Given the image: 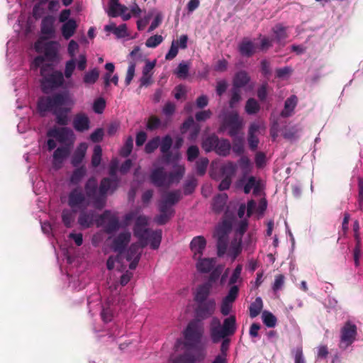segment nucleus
<instances>
[{
	"instance_id": "9b49d317",
	"label": "nucleus",
	"mask_w": 363,
	"mask_h": 363,
	"mask_svg": "<svg viewBox=\"0 0 363 363\" xmlns=\"http://www.w3.org/2000/svg\"><path fill=\"white\" fill-rule=\"evenodd\" d=\"M84 189L85 195L93 200L94 206L98 209L104 208L106 203V194L102 195L99 191V195H97V181L94 177H91L86 181Z\"/></svg>"
},
{
	"instance_id": "a211bd4d",
	"label": "nucleus",
	"mask_w": 363,
	"mask_h": 363,
	"mask_svg": "<svg viewBox=\"0 0 363 363\" xmlns=\"http://www.w3.org/2000/svg\"><path fill=\"white\" fill-rule=\"evenodd\" d=\"M182 191L174 190L165 194L159 203V206L164 207L169 210H174L173 206L182 199Z\"/></svg>"
},
{
	"instance_id": "5fc2aeb1",
	"label": "nucleus",
	"mask_w": 363,
	"mask_h": 363,
	"mask_svg": "<svg viewBox=\"0 0 363 363\" xmlns=\"http://www.w3.org/2000/svg\"><path fill=\"white\" fill-rule=\"evenodd\" d=\"M259 111V105L257 103V101L253 99L250 98L249 99L245 105V111L250 114H255Z\"/></svg>"
},
{
	"instance_id": "473e14b6",
	"label": "nucleus",
	"mask_w": 363,
	"mask_h": 363,
	"mask_svg": "<svg viewBox=\"0 0 363 363\" xmlns=\"http://www.w3.org/2000/svg\"><path fill=\"white\" fill-rule=\"evenodd\" d=\"M128 8L118 3V0H110L108 4V10L107 13L110 17H117L120 12H126Z\"/></svg>"
},
{
	"instance_id": "f03ea898",
	"label": "nucleus",
	"mask_w": 363,
	"mask_h": 363,
	"mask_svg": "<svg viewBox=\"0 0 363 363\" xmlns=\"http://www.w3.org/2000/svg\"><path fill=\"white\" fill-rule=\"evenodd\" d=\"M204 333L203 323L199 319L191 320L183 331L184 347L186 349L182 359L191 363L202 362L206 357L201 340Z\"/></svg>"
},
{
	"instance_id": "49530a36",
	"label": "nucleus",
	"mask_w": 363,
	"mask_h": 363,
	"mask_svg": "<svg viewBox=\"0 0 363 363\" xmlns=\"http://www.w3.org/2000/svg\"><path fill=\"white\" fill-rule=\"evenodd\" d=\"M242 173V177L247 176L252 170V165L249 160V158L246 156H242L238 162V164Z\"/></svg>"
},
{
	"instance_id": "ea45409f",
	"label": "nucleus",
	"mask_w": 363,
	"mask_h": 363,
	"mask_svg": "<svg viewBox=\"0 0 363 363\" xmlns=\"http://www.w3.org/2000/svg\"><path fill=\"white\" fill-rule=\"evenodd\" d=\"M237 164L229 161L221 167V174L224 177L232 179L237 171Z\"/></svg>"
},
{
	"instance_id": "393cba45",
	"label": "nucleus",
	"mask_w": 363,
	"mask_h": 363,
	"mask_svg": "<svg viewBox=\"0 0 363 363\" xmlns=\"http://www.w3.org/2000/svg\"><path fill=\"white\" fill-rule=\"evenodd\" d=\"M130 240V233L129 232H123L118 235L113 241V249L115 252H119V255H122L125 247Z\"/></svg>"
},
{
	"instance_id": "423d86ee",
	"label": "nucleus",
	"mask_w": 363,
	"mask_h": 363,
	"mask_svg": "<svg viewBox=\"0 0 363 363\" xmlns=\"http://www.w3.org/2000/svg\"><path fill=\"white\" fill-rule=\"evenodd\" d=\"M184 172V165H175L174 170L169 173L165 172L162 167H156L151 171L150 180L156 187H169L174 182H179Z\"/></svg>"
},
{
	"instance_id": "338daca9",
	"label": "nucleus",
	"mask_w": 363,
	"mask_h": 363,
	"mask_svg": "<svg viewBox=\"0 0 363 363\" xmlns=\"http://www.w3.org/2000/svg\"><path fill=\"white\" fill-rule=\"evenodd\" d=\"M163 154V161L165 164H173L174 167L175 165H177L176 162L179 159V154L177 153L175 155H173L171 152H167V153H162Z\"/></svg>"
},
{
	"instance_id": "f3484780",
	"label": "nucleus",
	"mask_w": 363,
	"mask_h": 363,
	"mask_svg": "<svg viewBox=\"0 0 363 363\" xmlns=\"http://www.w3.org/2000/svg\"><path fill=\"white\" fill-rule=\"evenodd\" d=\"M73 128L79 133H84L91 128V121L84 112H79L74 115L72 120Z\"/></svg>"
},
{
	"instance_id": "72a5a7b5",
	"label": "nucleus",
	"mask_w": 363,
	"mask_h": 363,
	"mask_svg": "<svg viewBox=\"0 0 363 363\" xmlns=\"http://www.w3.org/2000/svg\"><path fill=\"white\" fill-rule=\"evenodd\" d=\"M160 214L155 218V222L158 225H164L174 214V210H169L159 206Z\"/></svg>"
},
{
	"instance_id": "09e8293b",
	"label": "nucleus",
	"mask_w": 363,
	"mask_h": 363,
	"mask_svg": "<svg viewBox=\"0 0 363 363\" xmlns=\"http://www.w3.org/2000/svg\"><path fill=\"white\" fill-rule=\"evenodd\" d=\"M197 186V179L194 176H189L184 184V194H191Z\"/></svg>"
},
{
	"instance_id": "052dcab7",
	"label": "nucleus",
	"mask_w": 363,
	"mask_h": 363,
	"mask_svg": "<svg viewBox=\"0 0 363 363\" xmlns=\"http://www.w3.org/2000/svg\"><path fill=\"white\" fill-rule=\"evenodd\" d=\"M239 293L238 286H230L227 295L223 297V300L228 302L233 303L236 300Z\"/></svg>"
},
{
	"instance_id": "774afa93",
	"label": "nucleus",
	"mask_w": 363,
	"mask_h": 363,
	"mask_svg": "<svg viewBox=\"0 0 363 363\" xmlns=\"http://www.w3.org/2000/svg\"><path fill=\"white\" fill-rule=\"evenodd\" d=\"M294 358V363H306L301 347H297L291 350Z\"/></svg>"
},
{
	"instance_id": "f257e3e1",
	"label": "nucleus",
	"mask_w": 363,
	"mask_h": 363,
	"mask_svg": "<svg viewBox=\"0 0 363 363\" xmlns=\"http://www.w3.org/2000/svg\"><path fill=\"white\" fill-rule=\"evenodd\" d=\"M149 218L145 216L137 217L133 228L134 235L138 239V243L132 244L121 256L130 262L129 268L135 269L140 259L142 249L150 244V247L157 250L161 243L162 230H152L147 228Z\"/></svg>"
},
{
	"instance_id": "37998d69",
	"label": "nucleus",
	"mask_w": 363,
	"mask_h": 363,
	"mask_svg": "<svg viewBox=\"0 0 363 363\" xmlns=\"http://www.w3.org/2000/svg\"><path fill=\"white\" fill-rule=\"evenodd\" d=\"M99 77V72L97 68H94L84 73L83 77V82L86 85L94 84Z\"/></svg>"
},
{
	"instance_id": "4c0bfd02",
	"label": "nucleus",
	"mask_w": 363,
	"mask_h": 363,
	"mask_svg": "<svg viewBox=\"0 0 363 363\" xmlns=\"http://www.w3.org/2000/svg\"><path fill=\"white\" fill-rule=\"evenodd\" d=\"M228 200V196L226 194H220L214 197L213 201V210L216 213H220L224 210L226 202Z\"/></svg>"
},
{
	"instance_id": "20e7f679",
	"label": "nucleus",
	"mask_w": 363,
	"mask_h": 363,
	"mask_svg": "<svg viewBox=\"0 0 363 363\" xmlns=\"http://www.w3.org/2000/svg\"><path fill=\"white\" fill-rule=\"evenodd\" d=\"M30 68L33 70L40 68V86L43 93L48 94L62 86L65 82L62 72L55 70L52 65L45 63L43 56L35 57L30 64Z\"/></svg>"
},
{
	"instance_id": "680f3d73",
	"label": "nucleus",
	"mask_w": 363,
	"mask_h": 363,
	"mask_svg": "<svg viewBox=\"0 0 363 363\" xmlns=\"http://www.w3.org/2000/svg\"><path fill=\"white\" fill-rule=\"evenodd\" d=\"M133 147V139L132 136H129L127 140H125V143L123 145V147L121 148V155L123 157H128L132 152Z\"/></svg>"
},
{
	"instance_id": "412c9836",
	"label": "nucleus",
	"mask_w": 363,
	"mask_h": 363,
	"mask_svg": "<svg viewBox=\"0 0 363 363\" xmlns=\"http://www.w3.org/2000/svg\"><path fill=\"white\" fill-rule=\"evenodd\" d=\"M98 217L94 210H83L79 216L78 223L82 228H88L94 223L96 224Z\"/></svg>"
},
{
	"instance_id": "de8ad7c7",
	"label": "nucleus",
	"mask_w": 363,
	"mask_h": 363,
	"mask_svg": "<svg viewBox=\"0 0 363 363\" xmlns=\"http://www.w3.org/2000/svg\"><path fill=\"white\" fill-rule=\"evenodd\" d=\"M242 270V264H238L236 267L234 269L230 279L228 281V285L232 286H236V283H242V279L241 277V273Z\"/></svg>"
},
{
	"instance_id": "b1692460",
	"label": "nucleus",
	"mask_w": 363,
	"mask_h": 363,
	"mask_svg": "<svg viewBox=\"0 0 363 363\" xmlns=\"http://www.w3.org/2000/svg\"><path fill=\"white\" fill-rule=\"evenodd\" d=\"M55 18L50 15L46 16L42 19L40 32L48 38H52L55 35Z\"/></svg>"
},
{
	"instance_id": "c9c22d12",
	"label": "nucleus",
	"mask_w": 363,
	"mask_h": 363,
	"mask_svg": "<svg viewBox=\"0 0 363 363\" xmlns=\"http://www.w3.org/2000/svg\"><path fill=\"white\" fill-rule=\"evenodd\" d=\"M218 139L219 138L215 134L206 137L201 143L202 148L206 152H214L216 145H218Z\"/></svg>"
},
{
	"instance_id": "4be33fe9",
	"label": "nucleus",
	"mask_w": 363,
	"mask_h": 363,
	"mask_svg": "<svg viewBox=\"0 0 363 363\" xmlns=\"http://www.w3.org/2000/svg\"><path fill=\"white\" fill-rule=\"evenodd\" d=\"M116 300L114 298L109 297L103 305L101 315L104 322L108 323L113 320L116 310Z\"/></svg>"
},
{
	"instance_id": "3c124183",
	"label": "nucleus",
	"mask_w": 363,
	"mask_h": 363,
	"mask_svg": "<svg viewBox=\"0 0 363 363\" xmlns=\"http://www.w3.org/2000/svg\"><path fill=\"white\" fill-rule=\"evenodd\" d=\"M86 174V169L84 167H80L79 168H77L74 170L72 172L71 177H70V182L73 184H79L83 177Z\"/></svg>"
},
{
	"instance_id": "a18cd8bd",
	"label": "nucleus",
	"mask_w": 363,
	"mask_h": 363,
	"mask_svg": "<svg viewBox=\"0 0 363 363\" xmlns=\"http://www.w3.org/2000/svg\"><path fill=\"white\" fill-rule=\"evenodd\" d=\"M76 211H74L72 209H64L62 212V220L64 223V225L67 228H71L73 225V223L75 220V216L74 213Z\"/></svg>"
},
{
	"instance_id": "e433bc0d",
	"label": "nucleus",
	"mask_w": 363,
	"mask_h": 363,
	"mask_svg": "<svg viewBox=\"0 0 363 363\" xmlns=\"http://www.w3.org/2000/svg\"><path fill=\"white\" fill-rule=\"evenodd\" d=\"M70 110L71 108L61 106L59 109L52 113L55 116V121L58 125H67L69 121L67 113L70 111Z\"/></svg>"
},
{
	"instance_id": "e2e57ef3",
	"label": "nucleus",
	"mask_w": 363,
	"mask_h": 363,
	"mask_svg": "<svg viewBox=\"0 0 363 363\" xmlns=\"http://www.w3.org/2000/svg\"><path fill=\"white\" fill-rule=\"evenodd\" d=\"M105 107H106V101L101 97L96 99L94 101L93 106H92L94 112L97 114L102 113L105 109Z\"/></svg>"
},
{
	"instance_id": "39448f33",
	"label": "nucleus",
	"mask_w": 363,
	"mask_h": 363,
	"mask_svg": "<svg viewBox=\"0 0 363 363\" xmlns=\"http://www.w3.org/2000/svg\"><path fill=\"white\" fill-rule=\"evenodd\" d=\"M74 104V101L70 95L63 92L40 97L38 101L37 108L40 115L44 116L48 112L55 113L61 106H72Z\"/></svg>"
},
{
	"instance_id": "ddd939ff",
	"label": "nucleus",
	"mask_w": 363,
	"mask_h": 363,
	"mask_svg": "<svg viewBox=\"0 0 363 363\" xmlns=\"http://www.w3.org/2000/svg\"><path fill=\"white\" fill-rule=\"evenodd\" d=\"M86 65L87 58L84 53L80 54L77 59L70 58L65 62L63 76L67 79H69L72 77L76 67L79 71H84L86 68Z\"/></svg>"
},
{
	"instance_id": "f704fd0d",
	"label": "nucleus",
	"mask_w": 363,
	"mask_h": 363,
	"mask_svg": "<svg viewBox=\"0 0 363 363\" xmlns=\"http://www.w3.org/2000/svg\"><path fill=\"white\" fill-rule=\"evenodd\" d=\"M59 43L56 41H50L43 45V52L45 56L49 60H52L56 57L58 49Z\"/></svg>"
},
{
	"instance_id": "c03bdc74",
	"label": "nucleus",
	"mask_w": 363,
	"mask_h": 363,
	"mask_svg": "<svg viewBox=\"0 0 363 363\" xmlns=\"http://www.w3.org/2000/svg\"><path fill=\"white\" fill-rule=\"evenodd\" d=\"M263 308V302L261 297H257L249 307L250 316L252 318L257 317Z\"/></svg>"
},
{
	"instance_id": "bf43d9fd",
	"label": "nucleus",
	"mask_w": 363,
	"mask_h": 363,
	"mask_svg": "<svg viewBox=\"0 0 363 363\" xmlns=\"http://www.w3.org/2000/svg\"><path fill=\"white\" fill-rule=\"evenodd\" d=\"M160 145L162 153H167V152H170L169 150L172 145V138L169 135H165L160 140Z\"/></svg>"
},
{
	"instance_id": "6e6552de",
	"label": "nucleus",
	"mask_w": 363,
	"mask_h": 363,
	"mask_svg": "<svg viewBox=\"0 0 363 363\" xmlns=\"http://www.w3.org/2000/svg\"><path fill=\"white\" fill-rule=\"evenodd\" d=\"M232 225L230 221L223 220L216 228L214 236L217 238V254L219 257L223 256L228 249V235L231 231Z\"/></svg>"
},
{
	"instance_id": "864d4df0",
	"label": "nucleus",
	"mask_w": 363,
	"mask_h": 363,
	"mask_svg": "<svg viewBox=\"0 0 363 363\" xmlns=\"http://www.w3.org/2000/svg\"><path fill=\"white\" fill-rule=\"evenodd\" d=\"M362 240L355 241V246L353 249V259L356 267L359 265V259L362 256Z\"/></svg>"
},
{
	"instance_id": "58836bf2",
	"label": "nucleus",
	"mask_w": 363,
	"mask_h": 363,
	"mask_svg": "<svg viewBox=\"0 0 363 363\" xmlns=\"http://www.w3.org/2000/svg\"><path fill=\"white\" fill-rule=\"evenodd\" d=\"M249 81L250 77L246 72H238L233 79V86L240 89L245 86Z\"/></svg>"
},
{
	"instance_id": "c85d7f7f",
	"label": "nucleus",
	"mask_w": 363,
	"mask_h": 363,
	"mask_svg": "<svg viewBox=\"0 0 363 363\" xmlns=\"http://www.w3.org/2000/svg\"><path fill=\"white\" fill-rule=\"evenodd\" d=\"M298 102L297 96L295 95H292L289 97L284 103V109L281 112V116L283 118H287L291 116L296 108Z\"/></svg>"
},
{
	"instance_id": "5701e85b",
	"label": "nucleus",
	"mask_w": 363,
	"mask_h": 363,
	"mask_svg": "<svg viewBox=\"0 0 363 363\" xmlns=\"http://www.w3.org/2000/svg\"><path fill=\"white\" fill-rule=\"evenodd\" d=\"M240 183L243 185V191L245 194H249L251 190H253V194L255 195L259 194L260 183L255 177L244 176L240 179Z\"/></svg>"
},
{
	"instance_id": "69168bd1",
	"label": "nucleus",
	"mask_w": 363,
	"mask_h": 363,
	"mask_svg": "<svg viewBox=\"0 0 363 363\" xmlns=\"http://www.w3.org/2000/svg\"><path fill=\"white\" fill-rule=\"evenodd\" d=\"M163 41V38L160 35H155L150 37L145 42L147 48H154L158 46Z\"/></svg>"
},
{
	"instance_id": "2eb2a0df",
	"label": "nucleus",
	"mask_w": 363,
	"mask_h": 363,
	"mask_svg": "<svg viewBox=\"0 0 363 363\" xmlns=\"http://www.w3.org/2000/svg\"><path fill=\"white\" fill-rule=\"evenodd\" d=\"M47 135L64 144L72 143L74 139L73 130L67 127L53 128L48 131Z\"/></svg>"
},
{
	"instance_id": "6e6d98bb",
	"label": "nucleus",
	"mask_w": 363,
	"mask_h": 363,
	"mask_svg": "<svg viewBox=\"0 0 363 363\" xmlns=\"http://www.w3.org/2000/svg\"><path fill=\"white\" fill-rule=\"evenodd\" d=\"M233 146L231 149L233 152L237 155H241L244 152V140L242 137H235Z\"/></svg>"
},
{
	"instance_id": "13d9d810",
	"label": "nucleus",
	"mask_w": 363,
	"mask_h": 363,
	"mask_svg": "<svg viewBox=\"0 0 363 363\" xmlns=\"http://www.w3.org/2000/svg\"><path fill=\"white\" fill-rule=\"evenodd\" d=\"M160 138L156 136L152 139L150 140L145 145V151L147 154L153 152L160 145Z\"/></svg>"
},
{
	"instance_id": "4d7b16f0",
	"label": "nucleus",
	"mask_w": 363,
	"mask_h": 363,
	"mask_svg": "<svg viewBox=\"0 0 363 363\" xmlns=\"http://www.w3.org/2000/svg\"><path fill=\"white\" fill-rule=\"evenodd\" d=\"M209 160L207 157H201L196 162V173L202 176L206 173L207 167L208 165Z\"/></svg>"
},
{
	"instance_id": "aec40b11",
	"label": "nucleus",
	"mask_w": 363,
	"mask_h": 363,
	"mask_svg": "<svg viewBox=\"0 0 363 363\" xmlns=\"http://www.w3.org/2000/svg\"><path fill=\"white\" fill-rule=\"evenodd\" d=\"M206 247V240L203 236L199 235L194 237L189 245L191 251L193 253V259H196L199 257H202Z\"/></svg>"
},
{
	"instance_id": "a19ab883",
	"label": "nucleus",
	"mask_w": 363,
	"mask_h": 363,
	"mask_svg": "<svg viewBox=\"0 0 363 363\" xmlns=\"http://www.w3.org/2000/svg\"><path fill=\"white\" fill-rule=\"evenodd\" d=\"M273 32L276 41L279 44H284V41L287 38L286 28L281 24H278L273 28Z\"/></svg>"
},
{
	"instance_id": "dca6fc26",
	"label": "nucleus",
	"mask_w": 363,
	"mask_h": 363,
	"mask_svg": "<svg viewBox=\"0 0 363 363\" xmlns=\"http://www.w3.org/2000/svg\"><path fill=\"white\" fill-rule=\"evenodd\" d=\"M196 303V314L197 317L201 319H206L211 316L216 311V303L214 298H209L208 301Z\"/></svg>"
},
{
	"instance_id": "2f4dec72",
	"label": "nucleus",
	"mask_w": 363,
	"mask_h": 363,
	"mask_svg": "<svg viewBox=\"0 0 363 363\" xmlns=\"http://www.w3.org/2000/svg\"><path fill=\"white\" fill-rule=\"evenodd\" d=\"M231 150V144L228 139L219 138L214 152L219 156L227 157Z\"/></svg>"
},
{
	"instance_id": "9d476101",
	"label": "nucleus",
	"mask_w": 363,
	"mask_h": 363,
	"mask_svg": "<svg viewBox=\"0 0 363 363\" xmlns=\"http://www.w3.org/2000/svg\"><path fill=\"white\" fill-rule=\"evenodd\" d=\"M97 227H104L108 234L116 232L120 228L119 219L117 214L111 211L106 210L99 215L96 220Z\"/></svg>"
},
{
	"instance_id": "6ab92c4d",
	"label": "nucleus",
	"mask_w": 363,
	"mask_h": 363,
	"mask_svg": "<svg viewBox=\"0 0 363 363\" xmlns=\"http://www.w3.org/2000/svg\"><path fill=\"white\" fill-rule=\"evenodd\" d=\"M70 154V148L68 146L57 147L52 155V165L56 169H60L65 160Z\"/></svg>"
},
{
	"instance_id": "f8f14e48",
	"label": "nucleus",
	"mask_w": 363,
	"mask_h": 363,
	"mask_svg": "<svg viewBox=\"0 0 363 363\" xmlns=\"http://www.w3.org/2000/svg\"><path fill=\"white\" fill-rule=\"evenodd\" d=\"M357 328L354 323L347 321L340 330L339 347L342 350L347 349L355 340L357 335Z\"/></svg>"
},
{
	"instance_id": "7c9ffc66",
	"label": "nucleus",
	"mask_w": 363,
	"mask_h": 363,
	"mask_svg": "<svg viewBox=\"0 0 363 363\" xmlns=\"http://www.w3.org/2000/svg\"><path fill=\"white\" fill-rule=\"evenodd\" d=\"M77 28V22L74 19L71 18L62 24L61 32L62 36L66 39H69L74 34Z\"/></svg>"
},
{
	"instance_id": "7ed1b4c3",
	"label": "nucleus",
	"mask_w": 363,
	"mask_h": 363,
	"mask_svg": "<svg viewBox=\"0 0 363 363\" xmlns=\"http://www.w3.org/2000/svg\"><path fill=\"white\" fill-rule=\"evenodd\" d=\"M237 330L236 318L230 315L223 320V324L217 317H213L209 326V333L213 343L216 344L221 342L220 352L226 357L229 350L230 339L229 337L233 335Z\"/></svg>"
},
{
	"instance_id": "79ce46f5",
	"label": "nucleus",
	"mask_w": 363,
	"mask_h": 363,
	"mask_svg": "<svg viewBox=\"0 0 363 363\" xmlns=\"http://www.w3.org/2000/svg\"><path fill=\"white\" fill-rule=\"evenodd\" d=\"M242 252V243L241 238L239 240L236 239L233 240L230 245L228 255L232 258L233 260H235L237 257Z\"/></svg>"
},
{
	"instance_id": "0e129e2a",
	"label": "nucleus",
	"mask_w": 363,
	"mask_h": 363,
	"mask_svg": "<svg viewBox=\"0 0 363 363\" xmlns=\"http://www.w3.org/2000/svg\"><path fill=\"white\" fill-rule=\"evenodd\" d=\"M189 69V65L186 62H182L179 64L177 68L174 71V73L178 77L184 79L188 75Z\"/></svg>"
},
{
	"instance_id": "a878e982",
	"label": "nucleus",
	"mask_w": 363,
	"mask_h": 363,
	"mask_svg": "<svg viewBox=\"0 0 363 363\" xmlns=\"http://www.w3.org/2000/svg\"><path fill=\"white\" fill-rule=\"evenodd\" d=\"M194 260L196 261V269L200 273L210 272L214 268L216 263V258L199 257Z\"/></svg>"
},
{
	"instance_id": "603ef678",
	"label": "nucleus",
	"mask_w": 363,
	"mask_h": 363,
	"mask_svg": "<svg viewBox=\"0 0 363 363\" xmlns=\"http://www.w3.org/2000/svg\"><path fill=\"white\" fill-rule=\"evenodd\" d=\"M262 318L264 324L268 328H274L277 324V318L269 311H264Z\"/></svg>"
},
{
	"instance_id": "0eeeda50",
	"label": "nucleus",
	"mask_w": 363,
	"mask_h": 363,
	"mask_svg": "<svg viewBox=\"0 0 363 363\" xmlns=\"http://www.w3.org/2000/svg\"><path fill=\"white\" fill-rule=\"evenodd\" d=\"M222 121L221 129H227L230 137H237L244 126V121L235 111H223L220 116Z\"/></svg>"
},
{
	"instance_id": "c756f323",
	"label": "nucleus",
	"mask_w": 363,
	"mask_h": 363,
	"mask_svg": "<svg viewBox=\"0 0 363 363\" xmlns=\"http://www.w3.org/2000/svg\"><path fill=\"white\" fill-rule=\"evenodd\" d=\"M238 50L242 56L250 57L255 53V45L250 40L244 38L238 45Z\"/></svg>"
},
{
	"instance_id": "4468645a",
	"label": "nucleus",
	"mask_w": 363,
	"mask_h": 363,
	"mask_svg": "<svg viewBox=\"0 0 363 363\" xmlns=\"http://www.w3.org/2000/svg\"><path fill=\"white\" fill-rule=\"evenodd\" d=\"M87 204L86 195L79 187L72 189L68 195V205L74 211L85 207Z\"/></svg>"
},
{
	"instance_id": "cd10ccee",
	"label": "nucleus",
	"mask_w": 363,
	"mask_h": 363,
	"mask_svg": "<svg viewBox=\"0 0 363 363\" xmlns=\"http://www.w3.org/2000/svg\"><path fill=\"white\" fill-rule=\"evenodd\" d=\"M87 148L88 145L86 143H80L78 145L71 159V164L74 167H78L83 162L87 151Z\"/></svg>"
},
{
	"instance_id": "bb28decb",
	"label": "nucleus",
	"mask_w": 363,
	"mask_h": 363,
	"mask_svg": "<svg viewBox=\"0 0 363 363\" xmlns=\"http://www.w3.org/2000/svg\"><path fill=\"white\" fill-rule=\"evenodd\" d=\"M212 289V284L210 282H205L199 285L196 290L194 295V301L196 303L203 302L208 301L211 291Z\"/></svg>"
},
{
	"instance_id": "1a4fd4ad",
	"label": "nucleus",
	"mask_w": 363,
	"mask_h": 363,
	"mask_svg": "<svg viewBox=\"0 0 363 363\" xmlns=\"http://www.w3.org/2000/svg\"><path fill=\"white\" fill-rule=\"evenodd\" d=\"M118 167V161L116 158L111 161L108 173L111 178H104L100 183L99 189L102 195L106 194L108 191L113 192L118 187V179L116 176Z\"/></svg>"
},
{
	"instance_id": "8fccbe9b",
	"label": "nucleus",
	"mask_w": 363,
	"mask_h": 363,
	"mask_svg": "<svg viewBox=\"0 0 363 363\" xmlns=\"http://www.w3.org/2000/svg\"><path fill=\"white\" fill-rule=\"evenodd\" d=\"M102 157V149L100 145H95L93 150L91 164L93 167H97L100 165Z\"/></svg>"
}]
</instances>
